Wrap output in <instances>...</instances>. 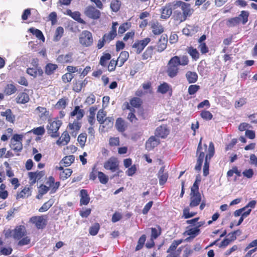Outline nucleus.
Segmentation results:
<instances>
[{
	"label": "nucleus",
	"instance_id": "obj_11",
	"mask_svg": "<svg viewBox=\"0 0 257 257\" xmlns=\"http://www.w3.org/2000/svg\"><path fill=\"white\" fill-rule=\"evenodd\" d=\"M79 41L80 44L83 47L91 46L93 43L92 33L87 30L83 31L79 36Z\"/></svg>",
	"mask_w": 257,
	"mask_h": 257
},
{
	"label": "nucleus",
	"instance_id": "obj_27",
	"mask_svg": "<svg viewBox=\"0 0 257 257\" xmlns=\"http://www.w3.org/2000/svg\"><path fill=\"white\" fill-rule=\"evenodd\" d=\"M80 204L81 205H86L89 203L90 197L86 190L82 189L80 191Z\"/></svg>",
	"mask_w": 257,
	"mask_h": 257
},
{
	"label": "nucleus",
	"instance_id": "obj_63",
	"mask_svg": "<svg viewBox=\"0 0 257 257\" xmlns=\"http://www.w3.org/2000/svg\"><path fill=\"white\" fill-rule=\"evenodd\" d=\"M200 116L203 119L206 120H210L213 117L212 113L210 111L206 110H202L201 112Z\"/></svg>",
	"mask_w": 257,
	"mask_h": 257
},
{
	"label": "nucleus",
	"instance_id": "obj_52",
	"mask_svg": "<svg viewBox=\"0 0 257 257\" xmlns=\"http://www.w3.org/2000/svg\"><path fill=\"white\" fill-rule=\"evenodd\" d=\"M58 68L56 64L52 63H48L45 67V73L47 75H51L53 74Z\"/></svg>",
	"mask_w": 257,
	"mask_h": 257
},
{
	"label": "nucleus",
	"instance_id": "obj_2",
	"mask_svg": "<svg viewBox=\"0 0 257 257\" xmlns=\"http://www.w3.org/2000/svg\"><path fill=\"white\" fill-rule=\"evenodd\" d=\"M202 138H201L196 151L197 161L195 169L197 171H201L202 164L205 159V162L203 169V175L204 176H207L209 174V168L210 160L215 153V148L213 142H210L209 144L207 153L206 156H205V152H206L207 150V145L205 144H204L203 148L202 145Z\"/></svg>",
	"mask_w": 257,
	"mask_h": 257
},
{
	"label": "nucleus",
	"instance_id": "obj_18",
	"mask_svg": "<svg viewBox=\"0 0 257 257\" xmlns=\"http://www.w3.org/2000/svg\"><path fill=\"white\" fill-rule=\"evenodd\" d=\"M73 53L69 52L66 54H61L58 56L56 61L61 64L71 63L73 61Z\"/></svg>",
	"mask_w": 257,
	"mask_h": 257
},
{
	"label": "nucleus",
	"instance_id": "obj_10",
	"mask_svg": "<svg viewBox=\"0 0 257 257\" xmlns=\"http://www.w3.org/2000/svg\"><path fill=\"white\" fill-rule=\"evenodd\" d=\"M151 41V38L149 37L142 40H137L132 46L134 52L137 55L141 54Z\"/></svg>",
	"mask_w": 257,
	"mask_h": 257
},
{
	"label": "nucleus",
	"instance_id": "obj_7",
	"mask_svg": "<svg viewBox=\"0 0 257 257\" xmlns=\"http://www.w3.org/2000/svg\"><path fill=\"white\" fill-rule=\"evenodd\" d=\"M47 215L33 216L29 219V222L33 224L38 229L45 228L47 224Z\"/></svg>",
	"mask_w": 257,
	"mask_h": 257
},
{
	"label": "nucleus",
	"instance_id": "obj_20",
	"mask_svg": "<svg viewBox=\"0 0 257 257\" xmlns=\"http://www.w3.org/2000/svg\"><path fill=\"white\" fill-rule=\"evenodd\" d=\"M32 189L31 185H26L21 191L17 192L16 199L25 198L31 196Z\"/></svg>",
	"mask_w": 257,
	"mask_h": 257
},
{
	"label": "nucleus",
	"instance_id": "obj_55",
	"mask_svg": "<svg viewBox=\"0 0 257 257\" xmlns=\"http://www.w3.org/2000/svg\"><path fill=\"white\" fill-rule=\"evenodd\" d=\"M143 90L146 94H152L153 93V88L152 87V83L150 81H147L142 84Z\"/></svg>",
	"mask_w": 257,
	"mask_h": 257
},
{
	"label": "nucleus",
	"instance_id": "obj_54",
	"mask_svg": "<svg viewBox=\"0 0 257 257\" xmlns=\"http://www.w3.org/2000/svg\"><path fill=\"white\" fill-rule=\"evenodd\" d=\"M106 115V112L102 109L98 110L97 114V120L100 123H104V119Z\"/></svg>",
	"mask_w": 257,
	"mask_h": 257
},
{
	"label": "nucleus",
	"instance_id": "obj_13",
	"mask_svg": "<svg viewBox=\"0 0 257 257\" xmlns=\"http://www.w3.org/2000/svg\"><path fill=\"white\" fill-rule=\"evenodd\" d=\"M84 14L87 17L93 20L98 19L101 15L100 12L91 6H89L86 8Z\"/></svg>",
	"mask_w": 257,
	"mask_h": 257
},
{
	"label": "nucleus",
	"instance_id": "obj_33",
	"mask_svg": "<svg viewBox=\"0 0 257 257\" xmlns=\"http://www.w3.org/2000/svg\"><path fill=\"white\" fill-rule=\"evenodd\" d=\"M158 178L160 185H164L167 181L168 175L167 173H164V168L163 167L160 168L159 171Z\"/></svg>",
	"mask_w": 257,
	"mask_h": 257
},
{
	"label": "nucleus",
	"instance_id": "obj_60",
	"mask_svg": "<svg viewBox=\"0 0 257 257\" xmlns=\"http://www.w3.org/2000/svg\"><path fill=\"white\" fill-rule=\"evenodd\" d=\"M42 174V172H30L28 173L29 177L30 178V180L31 181V184L33 185L35 184L37 180H38V175Z\"/></svg>",
	"mask_w": 257,
	"mask_h": 257
},
{
	"label": "nucleus",
	"instance_id": "obj_30",
	"mask_svg": "<svg viewBox=\"0 0 257 257\" xmlns=\"http://www.w3.org/2000/svg\"><path fill=\"white\" fill-rule=\"evenodd\" d=\"M16 99L18 103L25 104L29 102L30 97L27 93L21 92L18 94Z\"/></svg>",
	"mask_w": 257,
	"mask_h": 257
},
{
	"label": "nucleus",
	"instance_id": "obj_43",
	"mask_svg": "<svg viewBox=\"0 0 257 257\" xmlns=\"http://www.w3.org/2000/svg\"><path fill=\"white\" fill-rule=\"evenodd\" d=\"M68 98L64 97L60 99L55 105V108L57 109H64L67 104Z\"/></svg>",
	"mask_w": 257,
	"mask_h": 257
},
{
	"label": "nucleus",
	"instance_id": "obj_29",
	"mask_svg": "<svg viewBox=\"0 0 257 257\" xmlns=\"http://www.w3.org/2000/svg\"><path fill=\"white\" fill-rule=\"evenodd\" d=\"M115 125L117 130L120 133L124 132L127 127L125 121L121 117L117 118Z\"/></svg>",
	"mask_w": 257,
	"mask_h": 257
},
{
	"label": "nucleus",
	"instance_id": "obj_64",
	"mask_svg": "<svg viewBox=\"0 0 257 257\" xmlns=\"http://www.w3.org/2000/svg\"><path fill=\"white\" fill-rule=\"evenodd\" d=\"M11 148L16 152H20L23 149L22 143L12 142Z\"/></svg>",
	"mask_w": 257,
	"mask_h": 257
},
{
	"label": "nucleus",
	"instance_id": "obj_25",
	"mask_svg": "<svg viewBox=\"0 0 257 257\" xmlns=\"http://www.w3.org/2000/svg\"><path fill=\"white\" fill-rule=\"evenodd\" d=\"M87 81L85 79L84 81L74 80L73 82L72 90L76 92L81 91L82 88L85 86Z\"/></svg>",
	"mask_w": 257,
	"mask_h": 257
},
{
	"label": "nucleus",
	"instance_id": "obj_39",
	"mask_svg": "<svg viewBox=\"0 0 257 257\" xmlns=\"http://www.w3.org/2000/svg\"><path fill=\"white\" fill-rule=\"evenodd\" d=\"M187 52L194 60L196 61L199 58V53L196 48L192 46L189 47L187 48Z\"/></svg>",
	"mask_w": 257,
	"mask_h": 257
},
{
	"label": "nucleus",
	"instance_id": "obj_34",
	"mask_svg": "<svg viewBox=\"0 0 257 257\" xmlns=\"http://www.w3.org/2000/svg\"><path fill=\"white\" fill-rule=\"evenodd\" d=\"M59 170H62L60 173V178L62 180H64L68 178L72 173V170L70 168L63 169V167L61 166L58 168Z\"/></svg>",
	"mask_w": 257,
	"mask_h": 257
},
{
	"label": "nucleus",
	"instance_id": "obj_45",
	"mask_svg": "<svg viewBox=\"0 0 257 257\" xmlns=\"http://www.w3.org/2000/svg\"><path fill=\"white\" fill-rule=\"evenodd\" d=\"M64 34V29L62 27H58L54 34V38H53V41L55 42L59 41L61 37L63 36Z\"/></svg>",
	"mask_w": 257,
	"mask_h": 257
},
{
	"label": "nucleus",
	"instance_id": "obj_22",
	"mask_svg": "<svg viewBox=\"0 0 257 257\" xmlns=\"http://www.w3.org/2000/svg\"><path fill=\"white\" fill-rule=\"evenodd\" d=\"M155 46H148L142 55V59L144 60H150L155 52Z\"/></svg>",
	"mask_w": 257,
	"mask_h": 257
},
{
	"label": "nucleus",
	"instance_id": "obj_51",
	"mask_svg": "<svg viewBox=\"0 0 257 257\" xmlns=\"http://www.w3.org/2000/svg\"><path fill=\"white\" fill-rule=\"evenodd\" d=\"M170 89L171 90L169 85L166 82H163L158 86L157 91L162 94H165Z\"/></svg>",
	"mask_w": 257,
	"mask_h": 257
},
{
	"label": "nucleus",
	"instance_id": "obj_57",
	"mask_svg": "<svg viewBox=\"0 0 257 257\" xmlns=\"http://www.w3.org/2000/svg\"><path fill=\"white\" fill-rule=\"evenodd\" d=\"M146 240V236L145 234H143L139 239L138 244L136 247L135 250L136 251L142 249L145 244Z\"/></svg>",
	"mask_w": 257,
	"mask_h": 257
},
{
	"label": "nucleus",
	"instance_id": "obj_31",
	"mask_svg": "<svg viewBox=\"0 0 257 257\" xmlns=\"http://www.w3.org/2000/svg\"><path fill=\"white\" fill-rule=\"evenodd\" d=\"M4 242L2 238L0 237V246L4 244ZM13 252V248L11 246L2 247L0 248V254L4 255H10Z\"/></svg>",
	"mask_w": 257,
	"mask_h": 257
},
{
	"label": "nucleus",
	"instance_id": "obj_59",
	"mask_svg": "<svg viewBox=\"0 0 257 257\" xmlns=\"http://www.w3.org/2000/svg\"><path fill=\"white\" fill-rule=\"evenodd\" d=\"M99 228V224L98 223H95L89 228V232L90 234L93 236L96 235L98 233Z\"/></svg>",
	"mask_w": 257,
	"mask_h": 257
},
{
	"label": "nucleus",
	"instance_id": "obj_62",
	"mask_svg": "<svg viewBox=\"0 0 257 257\" xmlns=\"http://www.w3.org/2000/svg\"><path fill=\"white\" fill-rule=\"evenodd\" d=\"M53 205V202L50 200L44 203L39 209L40 212H43L47 211Z\"/></svg>",
	"mask_w": 257,
	"mask_h": 257
},
{
	"label": "nucleus",
	"instance_id": "obj_24",
	"mask_svg": "<svg viewBox=\"0 0 257 257\" xmlns=\"http://www.w3.org/2000/svg\"><path fill=\"white\" fill-rule=\"evenodd\" d=\"M46 184L49 185V187L51 188V193H55L60 186V182H55V179L53 176H50L48 178Z\"/></svg>",
	"mask_w": 257,
	"mask_h": 257
},
{
	"label": "nucleus",
	"instance_id": "obj_40",
	"mask_svg": "<svg viewBox=\"0 0 257 257\" xmlns=\"http://www.w3.org/2000/svg\"><path fill=\"white\" fill-rule=\"evenodd\" d=\"M184 241L183 239L174 240L167 250V253H171L177 249V246Z\"/></svg>",
	"mask_w": 257,
	"mask_h": 257
},
{
	"label": "nucleus",
	"instance_id": "obj_50",
	"mask_svg": "<svg viewBox=\"0 0 257 257\" xmlns=\"http://www.w3.org/2000/svg\"><path fill=\"white\" fill-rule=\"evenodd\" d=\"M17 91V88L12 84H8L6 85L4 89V93L7 95H10L15 93Z\"/></svg>",
	"mask_w": 257,
	"mask_h": 257
},
{
	"label": "nucleus",
	"instance_id": "obj_49",
	"mask_svg": "<svg viewBox=\"0 0 257 257\" xmlns=\"http://www.w3.org/2000/svg\"><path fill=\"white\" fill-rule=\"evenodd\" d=\"M29 31L35 35L36 37L40 40L44 41L45 37L42 32L39 29H35L34 28H31L29 29Z\"/></svg>",
	"mask_w": 257,
	"mask_h": 257
},
{
	"label": "nucleus",
	"instance_id": "obj_3",
	"mask_svg": "<svg viewBox=\"0 0 257 257\" xmlns=\"http://www.w3.org/2000/svg\"><path fill=\"white\" fill-rule=\"evenodd\" d=\"M189 63L187 56L184 55L181 58L175 56L172 57L167 64V73L168 75L173 78L176 76L179 72L178 66L180 65L186 66Z\"/></svg>",
	"mask_w": 257,
	"mask_h": 257
},
{
	"label": "nucleus",
	"instance_id": "obj_21",
	"mask_svg": "<svg viewBox=\"0 0 257 257\" xmlns=\"http://www.w3.org/2000/svg\"><path fill=\"white\" fill-rule=\"evenodd\" d=\"M70 141V136L67 130L65 131L57 141L56 143L59 146H66Z\"/></svg>",
	"mask_w": 257,
	"mask_h": 257
},
{
	"label": "nucleus",
	"instance_id": "obj_42",
	"mask_svg": "<svg viewBox=\"0 0 257 257\" xmlns=\"http://www.w3.org/2000/svg\"><path fill=\"white\" fill-rule=\"evenodd\" d=\"M132 26V24L130 22H126L122 23L120 25L118 28V33L120 35H122L127 30H128Z\"/></svg>",
	"mask_w": 257,
	"mask_h": 257
},
{
	"label": "nucleus",
	"instance_id": "obj_37",
	"mask_svg": "<svg viewBox=\"0 0 257 257\" xmlns=\"http://www.w3.org/2000/svg\"><path fill=\"white\" fill-rule=\"evenodd\" d=\"M185 75L189 83H195L198 80V75L195 72L189 71Z\"/></svg>",
	"mask_w": 257,
	"mask_h": 257
},
{
	"label": "nucleus",
	"instance_id": "obj_56",
	"mask_svg": "<svg viewBox=\"0 0 257 257\" xmlns=\"http://www.w3.org/2000/svg\"><path fill=\"white\" fill-rule=\"evenodd\" d=\"M121 2L118 0H113L110 3V8L114 12H118L120 8Z\"/></svg>",
	"mask_w": 257,
	"mask_h": 257
},
{
	"label": "nucleus",
	"instance_id": "obj_28",
	"mask_svg": "<svg viewBox=\"0 0 257 257\" xmlns=\"http://www.w3.org/2000/svg\"><path fill=\"white\" fill-rule=\"evenodd\" d=\"M97 109L96 106H93L89 109V115L88 116V121L91 125H93L95 121V112Z\"/></svg>",
	"mask_w": 257,
	"mask_h": 257
},
{
	"label": "nucleus",
	"instance_id": "obj_14",
	"mask_svg": "<svg viewBox=\"0 0 257 257\" xmlns=\"http://www.w3.org/2000/svg\"><path fill=\"white\" fill-rule=\"evenodd\" d=\"M32 67L27 69V73L30 76L36 78L37 76H41L43 74V70L39 66L38 63L34 62L32 63Z\"/></svg>",
	"mask_w": 257,
	"mask_h": 257
},
{
	"label": "nucleus",
	"instance_id": "obj_35",
	"mask_svg": "<svg viewBox=\"0 0 257 257\" xmlns=\"http://www.w3.org/2000/svg\"><path fill=\"white\" fill-rule=\"evenodd\" d=\"M131 106L135 109L140 108L142 107L143 103L142 99L138 97H134L130 100Z\"/></svg>",
	"mask_w": 257,
	"mask_h": 257
},
{
	"label": "nucleus",
	"instance_id": "obj_15",
	"mask_svg": "<svg viewBox=\"0 0 257 257\" xmlns=\"http://www.w3.org/2000/svg\"><path fill=\"white\" fill-rule=\"evenodd\" d=\"M81 127V123L75 120L72 123H69L68 124L67 129L71 135L73 137L75 138L80 131Z\"/></svg>",
	"mask_w": 257,
	"mask_h": 257
},
{
	"label": "nucleus",
	"instance_id": "obj_23",
	"mask_svg": "<svg viewBox=\"0 0 257 257\" xmlns=\"http://www.w3.org/2000/svg\"><path fill=\"white\" fill-rule=\"evenodd\" d=\"M160 144V140L155 136H151L146 143V148L148 150H153Z\"/></svg>",
	"mask_w": 257,
	"mask_h": 257
},
{
	"label": "nucleus",
	"instance_id": "obj_46",
	"mask_svg": "<svg viewBox=\"0 0 257 257\" xmlns=\"http://www.w3.org/2000/svg\"><path fill=\"white\" fill-rule=\"evenodd\" d=\"M111 58V55L108 53H104L103 55L100 57L99 61V64L105 67L107 65L108 61L110 60Z\"/></svg>",
	"mask_w": 257,
	"mask_h": 257
},
{
	"label": "nucleus",
	"instance_id": "obj_26",
	"mask_svg": "<svg viewBox=\"0 0 257 257\" xmlns=\"http://www.w3.org/2000/svg\"><path fill=\"white\" fill-rule=\"evenodd\" d=\"M84 110L82 109H80L79 106H76L74 107V110L70 112V115L71 117L76 116L77 121L81 119L84 115Z\"/></svg>",
	"mask_w": 257,
	"mask_h": 257
},
{
	"label": "nucleus",
	"instance_id": "obj_5",
	"mask_svg": "<svg viewBox=\"0 0 257 257\" xmlns=\"http://www.w3.org/2000/svg\"><path fill=\"white\" fill-rule=\"evenodd\" d=\"M200 182V179L197 177L191 188L189 206L191 208L198 206L201 202V196L199 192V184Z\"/></svg>",
	"mask_w": 257,
	"mask_h": 257
},
{
	"label": "nucleus",
	"instance_id": "obj_9",
	"mask_svg": "<svg viewBox=\"0 0 257 257\" xmlns=\"http://www.w3.org/2000/svg\"><path fill=\"white\" fill-rule=\"evenodd\" d=\"M62 124V121L58 119L49 122L47 126L48 134L53 138L58 137L59 136L58 131Z\"/></svg>",
	"mask_w": 257,
	"mask_h": 257
},
{
	"label": "nucleus",
	"instance_id": "obj_19",
	"mask_svg": "<svg viewBox=\"0 0 257 257\" xmlns=\"http://www.w3.org/2000/svg\"><path fill=\"white\" fill-rule=\"evenodd\" d=\"M65 15L71 17L75 21L82 24H86V22L81 18V14L78 11L72 12L70 9H67L64 13Z\"/></svg>",
	"mask_w": 257,
	"mask_h": 257
},
{
	"label": "nucleus",
	"instance_id": "obj_53",
	"mask_svg": "<svg viewBox=\"0 0 257 257\" xmlns=\"http://www.w3.org/2000/svg\"><path fill=\"white\" fill-rule=\"evenodd\" d=\"M97 177L99 182L102 184H106L109 180L108 176L105 174L103 172L98 171L97 172Z\"/></svg>",
	"mask_w": 257,
	"mask_h": 257
},
{
	"label": "nucleus",
	"instance_id": "obj_1",
	"mask_svg": "<svg viewBox=\"0 0 257 257\" xmlns=\"http://www.w3.org/2000/svg\"><path fill=\"white\" fill-rule=\"evenodd\" d=\"M173 12L174 19L179 22H183L192 15L193 10L188 3L181 1H175L166 4L161 8L160 17L162 19H167L171 16Z\"/></svg>",
	"mask_w": 257,
	"mask_h": 257
},
{
	"label": "nucleus",
	"instance_id": "obj_4",
	"mask_svg": "<svg viewBox=\"0 0 257 257\" xmlns=\"http://www.w3.org/2000/svg\"><path fill=\"white\" fill-rule=\"evenodd\" d=\"M13 232V238L19 240L18 245L24 246L30 243L31 238L26 236L27 232L24 225H20L16 226Z\"/></svg>",
	"mask_w": 257,
	"mask_h": 257
},
{
	"label": "nucleus",
	"instance_id": "obj_44",
	"mask_svg": "<svg viewBox=\"0 0 257 257\" xmlns=\"http://www.w3.org/2000/svg\"><path fill=\"white\" fill-rule=\"evenodd\" d=\"M75 157L73 155L67 156L63 158L60 163L65 167H68L74 161Z\"/></svg>",
	"mask_w": 257,
	"mask_h": 257
},
{
	"label": "nucleus",
	"instance_id": "obj_12",
	"mask_svg": "<svg viewBox=\"0 0 257 257\" xmlns=\"http://www.w3.org/2000/svg\"><path fill=\"white\" fill-rule=\"evenodd\" d=\"M200 233V228H198V227H196V226L192 227L190 225L186 227V230L183 232V234L184 236L188 235L189 236L185 238L184 240L186 241H190L198 235Z\"/></svg>",
	"mask_w": 257,
	"mask_h": 257
},
{
	"label": "nucleus",
	"instance_id": "obj_58",
	"mask_svg": "<svg viewBox=\"0 0 257 257\" xmlns=\"http://www.w3.org/2000/svg\"><path fill=\"white\" fill-rule=\"evenodd\" d=\"M36 110L39 112V116L41 118L47 117L49 115V111L47 110V109L45 107L38 106L37 107Z\"/></svg>",
	"mask_w": 257,
	"mask_h": 257
},
{
	"label": "nucleus",
	"instance_id": "obj_61",
	"mask_svg": "<svg viewBox=\"0 0 257 257\" xmlns=\"http://www.w3.org/2000/svg\"><path fill=\"white\" fill-rule=\"evenodd\" d=\"M196 212H190V209L188 207L185 208L183 211V217L185 219H188L195 216Z\"/></svg>",
	"mask_w": 257,
	"mask_h": 257
},
{
	"label": "nucleus",
	"instance_id": "obj_38",
	"mask_svg": "<svg viewBox=\"0 0 257 257\" xmlns=\"http://www.w3.org/2000/svg\"><path fill=\"white\" fill-rule=\"evenodd\" d=\"M1 115L6 117L7 121L10 122H14L15 120V116L11 109H7L5 111L1 112Z\"/></svg>",
	"mask_w": 257,
	"mask_h": 257
},
{
	"label": "nucleus",
	"instance_id": "obj_47",
	"mask_svg": "<svg viewBox=\"0 0 257 257\" xmlns=\"http://www.w3.org/2000/svg\"><path fill=\"white\" fill-rule=\"evenodd\" d=\"M87 138V135L86 133H82L79 134L77 138V141L81 148H83L85 146Z\"/></svg>",
	"mask_w": 257,
	"mask_h": 257
},
{
	"label": "nucleus",
	"instance_id": "obj_48",
	"mask_svg": "<svg viewBox=\"0 0 257 257\" xmlns=\"http://www.w3.org/2000/svg\"><path fill=\"white\" fill-rule=\"evenodd\" d=\"M239 24V19L237 17L228 19L226 21V25L228 27H234Z\"/></svg>",
	"mask_w": 257,
	"mask_h": 257
},
{
	"label": "nucleus",
	"instance_id": "obj_6",
	"mask_svg": "<svg viewBox=\"0 0 257 257\" xmlns=\"http://www.w3.org/2000/svg\"><path fill=\"white\" fill-rule=\"evenodd\" d=\"M118 25V24L117 22H113L112 23L110 31L108 33L104 34L102 39L98 40L97 45L98 49H101L104 46L105 42L109 43L116 37V27Z\"/></svg>",
	"mask_w": 257,
	"mask_h": 257
},
{
	"label": "nucleus",
	"instance_id": "obj_32",
	"mask_svg": "<svg viewBox=\"0 0 257 257\" xmlns=\"http://www.w3.org/2000/svg\"><path fill=\"white\" fill-rule=\"evenodd\" d=\"M129 58V53L127 51H123L120 52L117 61L118 62V66L121 67Z\"/></svg>",
	"mask_w": 257,
	"mask_h": 257
},
{
	"label": "nucleus",
	"instance_id": "obj_8",
	"mask_svg": "<svg viewBox=\"0 0 257 257\" xmlns=\"http://www.w3.org/2000/svg\"><path fill=\"white\" fill-rule=\"evenodd\" d=\"M103 167L112 173L116 172L119 173L120 172L118 159L115 157H111L107 160L103 164ZM116 176H118V174Z\"/></svg>",
	"mask_w": 257,
	"mask_h": 257
},
{
	"label": "nucleus",
	"instance_id": "obj_16",
	"mask_svg": "<svg viewBox=\"0 0 257 257\" xmlns=\"http://www.w3.org/2000/svg\"><path fill=\"white\" fill-rule=\"evenodd\" d=\"M150 27L152 33L155 35H159L164 31L163 26L157 20H153L150 22Z\"/></svg>",
	"mask_w": 257,
	"mask_h": 257
},
{
	"label": "nucleus",
	"instance_id": "obj_17",
	"mask_svg": "<svg viewBox=\"0 0 257 257\" xmlns=\"http://www.w3.org/2000/svg\"><path fill=\"white\" fill-rule=\"evenodd\" d=\"M168 43V37L166 35L161 36L155 46V50L159 53L164 51L167 48Z\"/></svg>",
	"mask_w": 257,
	"mask_h": 257
},
{
	"label": "nucleus",
	"instance_id": "obj_36",
	"mask_svg": "<svg viewBox=\"0 0 257 257\" xmlns=\"http://www.w3.org/2000/svg\"><path fill=\"white\" fill-rule=\"evenodd\" d=\"M168 134V130L162 126L158 127L156 130V136L161 138H166Z\"/></svg>",
	"mask_w": 257,
	"mask_h": 257
},
{
	"label": "nucleus",
	"instance_id": "obj_41",
	"mask_svg": "<svg viewBox=\"0 0 257 257\" xmlns=\"http://www.w3.org/2000/svg\"><path fill=\"white\" fill-rule=\"evenodd\" d=\"M249 15V13L248 11H241L240 15L237 17V18L239 19L240 24L241 23L242 25H245L248 22Z\"/></svg>",
	"mask_w": 257,
	"mask_h": 257
}]
</instances>
